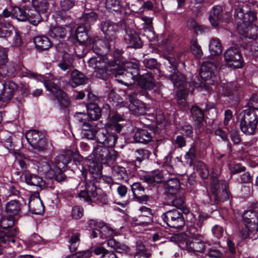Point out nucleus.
<instances>
[{"mask_svg": "<svg viewBox=\"0 0 258 258\" xmlns=\"http://www.w3.org/2000/svg\"><path fill=\"white\" fill-rule=\"evenodd\" d=\"M87 31V26H78L76 29L75 37H71V41L74 44L79 43L83 46L91 45L92 40L89 37Z\"/></svg>", "mask_w": 258, "mask_h": 258, "instance_id": "20", "label": "nucleus"}, {"mask_svg": "<svg viewBox=\"0 0 258 258\" xmlns=\"http://www.w3.org/2000/svg\"><path fill=\"white\" fill-rule=\"evenodd\" d=\"M118 139L117 135L110 134L105 128H100L96 131V142L105 146L113 148Z\"/></svg>", "mask_w": 258, "mask_h": 258, "instance_id": "15", "label": "nucleus"}, {"mask_svg": "<svg viewBox=\"0 0 258 258\" xmlns=\"http://www.w3.org/2000/svg\"><path fill=\"white\" fill-rule=\"evenodd\" d=\"M17 218L12 216H3L0 219V242H4L7 239L6 233L8 230L13 228H17L15 226Z\"/></svg>", "mask_w": 258, "mask_h": 258, "instance_id": "19", "label": "nucleus"}, {"mask_svg": "<svg viewBox=\"0 0 258 258\" xmlns=\"http://www.w3.org/2000/svg\"><path fill=\"white\" fill-rule=\"evenodd\" d=\"M91 255L92 253L90 250H85L77 252L68 258H90Z\"/></svg>", "mask_w": 258, "mask_h": 258, "instance_id": "64", "label": "nucleus"}, {"mask_svg": "<svg viewBox=\"0 0 258 258\" xmlns=\"http://www.w3.org/2000/svg\"><path fill=\"white\" fill-rule=\"evenodd\" d=\"M83 208L80 206H76L72 208V216L75 219H80L83 216Z\"/></svg>", "mask_w": 258, "mask_h": 258, "instance_id": "62", "label": "nucleus"}, {"mask_svg": "<svg viewBox=\"0 0 258 258\" xmlns=\"http://www.w3.org/2000/svg\"><path fill=\"white\" fill-rule=\"evenodd\" d=\"M69 245L70 250L71 252L75 251L80 243V234L78 233H73L71 238L69 241Z\"/></svg>", "mask_w": 258, "mask_h": 258, "instance_id": "50", "label": "nucleus"}, {"mask_svg": "<svg viewBox=\"0 0 258 258\" xmlns=\"http://www.w3.org/2000/svg\"><path fill=\"white\" fill-rule=\"evenodd\" d=\"M21 206L22 205L19 201L11 200L7 203L5 206V211L10 216H18L20 214Z\"/></svg>", "mask_w": 258, "mask_h": 258, "instance_id": "34", "label": "nucleus"}, {"mask_svg": "<svg viewBox=\"0 0 258 258\" xmlns=\"http://www.w3.org/2000/svg\"><path fill=\"white\" fill-rule=\"evenodd\" d=\"M89 66L95 70L97 77L105 79L108 76V71H110L108 58L104 55H97L93 56L88 60Z\"/></svg>", "mask_w": 258, "mask_h": 258, "instance_id": "5", "label": "nucleus"}, {"mask_svg": "<svg viewBox=\"0 0 258 258\" xmlns=\"http://www.w3.org/2000/svg\"><path fill=\"white\" fill-rule=\"evenodd\" d=\"M29 211L35 215H41L44 212V206L42 201H36V203H28Z\"/></svg>", "mask_w": 258, "mask_h": 258, "instance_id": "44", "label": "nucleus"}, {"mask_svg": "<svg viewBox=\"0 0 258 258\" xmlns=\"http://www.w3.org/2000/svg\"><path fill=\"white\" fill-rule=\"evenodd\" d=\"M48 9V0H31L29 4H25L22 8L15 7L14 13L19 15L21 20L28 19L33 23L34 26L38 25L42 20L41 14H45L47 19L48 15L46 14ZM18 16V15H17Z\"/></svg>", "mask_w": 258, "mask_h": 258, "instance_id": "2", "label": "nucleus"}, {"mask_svg": "<svg viewBox=\"0 0 258 258\" xmlns=\"http://www.w3.org/2000/svg\"><path fill=\"white\" fill-rule=\"evenodd\" d=\"M222 8L220 6L213 7L209 16V21L214 27L218 25L219 21L222 20L221 13Z\"/></svg>", "mask_w": 258, "mask_h": 258, "instance_id": "35", "label": "nucleus"}, {"mask_svg": "<svg viewBox=\"0 0 258 258\" xmlns=\"http://www.w3.org/2000/svg\"><path fill=\"white\" fill-rule=\"evenodd\" d=\"M153 135L152 130L149 128H138L135 134L134 139L136 142L147 144L152 141Z\"/></svg>", "mask_w": 258, "mask_h": 258, "instance_id": "25", "label": "nucleus"}, {"mask_svg": "<svg viewBox=\"0 0 258 258\" xmlns=\"http://www.w3.org/2000/svg\"><path fill=\"white\" fill-rule=\"evenodd\" d=\"M18 233V230L17 228H13L10 230H8L6 233V236L7 239H6V241L4 242H0V255L2 254L3 249L6 246L7 243H9L10 242L14 243L15 239L14 237L16 236Z\"/></svg>", "mask_w": 258, "mask_h": 258, "instance_id": "41", "label": "nucleus"}, {"mask_svg": "<svg viewBox=\"0 0 258 258\" xmlns=\"http://www.w3.org/2000/svg\"><path fill=\"white\" fill-rule=\"evenodd\" d=\"M66 35V30L64 28L57 27L49 31V36L63 38Z\"/></svg>", "mask_w": 258, "mask_h": 258, "instance_id": "56", "label": "nucleus"}, {"mask_svg": "<svg viewBox=\"0 0 258 258\" xmlns=\"http://www.w3.org/2000/svg\"><path fill=\"white\" fill-rule=\"evenodd\" d=\"M163 221L172 228L179 229L184 225L182 214L177 210H172L163 213L161 216Z\"/></svg>", "mask_w": 258, "mask_h": 258, "instance_id": "10", "label": "nucleus"}, {"mask_svg": "<svg viewBox=\"0 0 258 258\" xmlns=\"http://www.w3.org/2000/svg\"><path fill=\"white\" fill-rule=\"evenodd\" d=\"M105 6L107 9L115 12L119 11L121 8L119 0H106Z\"/></svg>", "mask_w": 258, "mask_h": 258, "instance_id": "55", "label": "nucleus"}, {"mask_svg": "<svg viewBox=\"0 0 258 258\" xmlns=\"http://www.w3.org/2000/svg\"><path fill=\"white\" fill-rule=\"evenodd\" d=\"M124 39L131 47L140 48L142 46V42L139 35L133 30L126 29V35Z\"/></svg>", "mask_w": 258, "mask_h": 258, "instance_id": "32", "label": "nucleus"}, {"mask_svg": "<svg viewBox=\"0 0 258 258\" xmlns=\"http://www.w3.org/2000/svg\"><path fill=\"white\" fill-rule=\"evenodd\" d=\"M99 236L101 239H105L113 236L116 234L114 229L106 225L104 223L102 222L99 224Z\"/></svg>", "mask_w": 258, "mask_h": 258, "instance_id": "36", "label": "nucleus"}, {"mask_svg": "<svg viewBox=\"0 0 258 258\" xmlns=\"http://www.w3.org/2000/svg\"><path fill=\"white\" fill-rule=\"evenodd\" d=\"M141 215L139 216L135 225L145 226L152 221V213L151 209L146 207H141L139 209Z\"/></svg>", "mask_w": 258, "mask_h": 258, "instance_id": "28", "label": "nucleus"}, {"mask_svg": "<svg viewBox=\"0 0 258 258\" xmlns=\"http://www.w3.org/2000/svg\"><path fill=\"white\" fill-rule=\"evenodd\" d=\"M88 169L91 174L93 175H96L97 176L95 178L101 175L102 166L100 163L92 161L88 165Z\"/></svg>", "mask_w": 258, "mask_h": 258, "instance_id": "48", "label": "nucleus"}, {"mask_svg": "<svg viewBox=\"0 0 258 258\" xmlns=\"http://www.w3.org/2000/svg\"><path fill=\"white\" fill-rule=\"evenodd\" d=\"M209 50L212 55H218L222 51V44L220 40L217 38H212L209 45Z\"/></svg>", "mask_w": 258, "mask_h": 258, "instance_id": "40", "label": "nucleus"}, {"mask_svg": "<svg viewBox=\"0 0 258 258\" xmlns=\"http://www.w3.org/2000/svg\"><path fill=\"white\" fill-rule=\"evenodd\" d=\"M88 116L90 119L96 120L101 115V111L98 105L95 103H90L87 105Z\"/></svg>", "mask_w": 258, "mask_h": 258, "instance_id": "37", "label": "nucleus"}, {"mask_svg": "<svg viewBox=\"0 0 258 258\" xmlns=\"http://www.w3.org/2000/svg\"><path fill=\"white\" fill-rule=\"evenodd\" d=\"M226 63L233 69L241 68L243 66L242 56L235 47H230L224 53Z\"/></svg>", "mask_w": 258, "mask_h": 258, "instance_id": "12", "label": "nucleus"}, {"mask_svg": "<svg viewBox=\"0 0 258 258\" xmlns=\"http://www.w3.org/2000/svg\"><path fill=\"white\" fill-rule=\"evenodd\" d=\"M8 59L7 50L5 48L0 49V74L3 76H10L13 74L14 69H8L7 65Z\"/></svg>", "mask_w": 258, "mask_h": 258, "instance_id": "29", "label": "nucleus"}, {"mask_svg": "<svg viewBox=\"0 0 258 258\" xmlns=\"http://www.w3.org/2000/svg\"><path fill=\"white\" fill-rule=\"evenodd\" d=\"M73 62V59H67L66 56H64L61 62L58 63V66L62 71H66L74 68Z\"/></svg>", "mask_w": 258, "mask_h": 258, "instance_id": "54", "label": "nucleus"}, {"mask_svg": "<svg viewBox=\"0 0 258 258\" xmlns=\"http://www.w3.org/2000/svg\"><path fill=\"white\" fill-rule=\"evenodd\" d=\"M91 44L93 51L97 55H104L109 51V44L106 40L95 37Z\"/></svg>", "mask_w": 258, "mask_h": 258, "instance_id": "31", "label": "nucleus"}, {"mask_svg": "<svg viewBox=\"0 0 258 258\" xmlns=\"http://www.w3.org/2000/svg\"><path fill=\"white\" fill-rule=\"evenodd\" d=\"M28 143L33 148L39 152H43L47 149V141L45 135L36 130L28 131L25 134Z\"/></svg>", "mask_w": 258, "mask_h": 258, "instance_id": "6", "label": "nucleus"}, {"mask_svg": "<svg viewBox=\"0 0 258 258\" xmlns=\"http://www.w3.org/2000/svg\"><path fill=\"white\" fill-rule=\"evenodd\" d=\"M243 220L250 231H258V215L253 210H247L243 214Z\"/></svg>", "mask_w": 258, "mask_h": 258, "instance_id": "21", "label": "nucleus"}, {"mask_svg": "<svg viewBox=\"0 0 258 258\" xmlns=\"http://www.w3.org/2000/svg\"><path fill=\"white\" fill-rule=\"evenodd\" d=\"M240 234L241 237L243 239L246 238L248 237H249L251 238H253L252 236V235H253L254 238H256L258 237V233L257 231H250L245 226V228L244 229H242L240 232Z\"/></svg>", "mask_w": 258, "mask_h": 258, "instance_id": "63", "label": "nucleus"}, {"mask_svg": "<svg viewBox=\"0 0 258 258\" xmlns=\"http://www.w3.org/2000/svg\"><path fill=\"white\" fill-rule=\"evenodd\" d=\"M23 73L25 74V75H24V76L27 77L29 78L33 79L38 81L43 82L46 90L48 91V80L45 79V77L44 75L33 73L27 69H26L25 72H23Z\"/></svg>", "mask_w": 258, "mask_h": 258, "instance_id": "42", "label": "nucleus"}, {"mask_svg": "<svg viewBox=\"0 0 258 258\" xmlns=\"http://www.w3.org/2000/svg\"><path fill=\"white\" fill-rule=\"evenodd\" d=\"M130 104L128 105V109L132 114L136 115H144L148 109L145 104L137 98L136 93H133L127 95Z\"/></svg>", "mask_w": 258, "mask_h": 258, "instance_id": "18", "label": "nucleus"}, {"mask_svg": "<svg viewBox=\"0 0 258 258\" xmlns=\"http://www.w3.org/2000/svg\"><path fill=\"white\" fill-rule=\"evenodd\" d=\"M25 181L29 185L38 186L41 190L43 188L47 187V183L41 177L31 173L24 174Z\"/></svg>", "mask_w": 258, "mask_h": 258, "instance_id": "30", "label": "nucleus"}, {"mask_svg": "<svg viewBox=\"0 0 258 258\" xmlns=\"http://www.w3.org/2000/svg\"><path fill=\"white\" fill-rule=\"evenodd\" d=\"M246 5L238 6L235 11L234 17L239 25L243 24L248 26L256 20V13L254 11H248Z\"/></svg>", "mask_w": 258, "mask_h": 258, "instance_id": "7", "label": "nucleus"}, {"mask_svg": "<svg viewBox=\"0 0 258 258\" xmlns=\"http://www.w3.org/2000/svg\"><path fill=\"white\" fill-rule=\"evenodd\" d=\"M212 196L214 198L213 204H218L229 199V194L226 190V184L224 181L214 180L211 186Z\"/></svg>", "mask_w": 258, "mask_h": 258, "instance_id": "13", "label": "nucleus"}, {"mask_svg": "<svg viewBox=\"0 0 258 258\" xmlns=\"http://www.w3.org/2000/svg\"><path fill=\"white\" fill-rule=\"evenodd\" d=\"M192 119L195 121L194 125L196 132L201 133L204 130V111L197 105L192 106L190 108Z\"/></svg>", "mask_w": 258, "mask_h": 258, "instance_id": "22", "label": "nucleus"}, {"mask_svg": "<svg viewBox=\"0 0 258 258\" xmlns=\"http://www.w3.org/2000/svg\"><path fill=\"white\" fill-rule=\"evenodd\" d=\"M165 187L169 194L173 195L179 188V181L177 178H172L167 181L165 184Z\"/></svg>", "mask_w": 258, "mask_h": 258, "instance_id": "47", "label": "nucleus"}, {"mask_svg": "<svg viewBox=\"0 0 258 258\" xmlns=\"http://www.w3.org/2000/svg\"><path fill=\"white\" fill-rule=\"evenodd\" d=\"M248 108L256 112L258 111V95H253L249 100L247 104Z\"/></svg>", "mask_w": 258, "mask_h": 258, "instance_id": "58", "label": "nucleus"}, {"mask_svg": "<svg viewBox=\"0 0 258 258\" xmlns=\"http://www.w3.org/2000/svg\"><path fill=\"white\" fill-rule=\"evenodd\" d=\"M163 178V174L159 170H155L144 176L145 181L148 183H160Z\"/></svg>", "mask_w": 258, "mask_h": 258, "instance_id": "39", "label": "nucleus"}, {"mask_svg": "<svg viewBox=\"0 0 258 258\" xmlns=\"http://www.w3.org/2000/svg\"><path fill=\"white\" fill-rule=\"evenodd\" d=\"M33 42L38 50L40 51L48 50V37L47 36H37L34 38Z\"/></svg>", "mask_w": 258, "mask_h": 258, "instance_id": "38", "label": "nucleus"}, {"mask_svg": "<svg viewBox=\"0 0 258 258\" xmlns=\"http://www.w3.org/2000/svg\"><path fill=\"white\" fill-rule=\"evenodd\" d=\"M149 254L147 252L146 248L143 245H141L137 248V252L135 258H149Z\"/></svg>", "mask_w": 258, "mask_h": 258, "instance_id": "59", "label": "nucleus"}, {"mask_svg": "<svg viewBox=\"0 0 258 258\" xmlns=\"http://www.w3.org/2000/svg\"><path fill=\"white\" fill-rule=\"evenodd\" d=\"M53 76L49 74V92L54 96L59 102L60 105L64 108L70 106V100L68 95L57 85L59 80L54 79L53 82H50V79H53Z\"/></svg>", "mask_w": 258, "mask_h": 258, "instance_id": "8", "label": "nucleus"}, {"mask_svg": "<svg viewBox=\"0 0 258 258\" xmlns=\"http://www.w3.org/2000/svg\"><path fill=\"white\" fill-rule=\"evenodd\" d=\"M97 15L93 12L84 14L80 19L81 23L83 24V26H87V28L97 19Z\"/></svg>", "mask_w": 258, "mask_h": 258, "instance_id": "43", "label": "nucleus"}, {"mask_svg": "<svg viewBox=\"0 0 258 258\" xmlns=\"http://www.w3.org/2000/svg\"><path fill=\"white\" fill-rule=\"evenodd\" d=\"M186 247L189 251L202 252L205 249V244L201 240H195L190 244H187Z\"/></svg>", "mask_w": 258, "mask_h": 258, "instance_id": "45", "label": "nucleus"}, {"mask_svg": "<svg viewBox=\"0 0 258 258\" xmlns=\"http://www.w3.org/2000/svg\"><path fill=\"white\" fill-rule=\"evenodd\" d=\"M150 155V152L145 149L137 150L135 153L136 161L140 163L142 161L148 159Z\"/></svg>", "mask_w": 258, "mask_h": 258, "instance_id": "51", "label": "nucleus"}, {"mask_svg": "<svg viewBox=\"0 0 258 258\" xmlns=\"http://www.w3.org/2000/svg\"><path fill=\"white\" fill-rule=\"evenodd\" d=\"M100 29L108 40H112L116 37L117 25L109 20L102 21L100 23Z\"/></svg>", "mask_w": 258, "mask_h": 258, "instance_id": "23", "label": "nucleus"}, {"mask_svg": "<svg viewBox=\"0 0 258 258\" xmlns=\"http://www.w3.org/2000/svg\"><path fill=\"white\" fill-rule=\"evenodd\" d=\"M241 131L245 135L255 134L258 123L256 113L250 109L241 111L237 116Z\"/></svg>", "mask_w": 258, "mask_h": 258, "instance_id": "4", "label": "nucleus"}, {"mask_svg": "<svg viewBox=\"0 0 258 258\" xmlns=\"http://www.w3.org/2000/svg\"><path fill=\"white\" fill-rule=\"evenodd\" d=\"M165 58L169 64L168 67V71L170 73L168 75L169 79L174 85L177 87L184 86L185 77L178 72L175 58L171 56H166Z\"/></svg>", "mask_w": 258, "mask_h": 258, "instance_id": "11", "label": "nucleus"}, {"mask_svg": "<svg viewBox=\"0 0 258 258\" xmlns=\"http://www.w3.org/2000/svg\"><path fill=\"white\" fill-rule=\"evenodd\" d=\"M191 50L192 53L198 57L202 55V50L201 46L199 45L196 40H193L191 42Z\"/></svg>", "mask_w": 258, "mask_h": 258, "instance_id": "57", "label": "nucleus"}, {"mask_svg": "<svg viewBox=\"0 0 258 258\" xmlns=\"http://www.w3.org/2000/svg\"><path fill=\"white\" fill-rule=\"evenodd\" d=\"M69 84L73 88L85 84L88 82V78L84 74L77 70H73L70 74Z\"/></svg>", "mask_w": 258, "mask_h": 258, "instance_id": "27", "label": "nucleus"}, {"mask_svg": "<svg viewBox=\"0 0 258 258\" xmlns=\"http://www.w3.org/2000/svg\"><path fill=\"white\" fill-rule=\"evenodd\" d=\"M217 70L216 65L212 61H205L201 67L200 75L205 81H209L212 84L215 81V72Z\"/></svg>", "mask_w": 258, "mask_h": 258, "instance_id": "17", "label": "nucleus"}, {"mask_svg": "<svg viewBox=\"0 0 258 258\" xmlns=\"http://www.w3.org/2000/svg\"><path fill=\"white\" fill-rule=\"evenodd\" d=\"M14 28L11 22L3 18L0 19V38L7 39L11 36Z\"/></svg>", "mask_w": 258, "mask_h": 258, "instance_id": "33", "label": "nucleus"}, {"mask_svg": "<svg viewBox=\"0 0 258 258\" xmlns=\"http://www.w3.org/2000/svg\"><path fill=\"white\" fill-rule=\"evenodd\" d=\"M245 36L252 39H256L258 36V27L255 25L250 26L248 28Z\"/></svg>", "mask_w": 258, "mask_h": 258, "instance_id": "60", "label": "nucleus"}, {"mask_svg": "<svg viewBox=\"0 0 258 258\" xmlns=\"http://www.w3.org/2000/svg\"><path fill=\"white\" fill-rule=\"evenodd\" d=\"M25 5V4H24V5H21L19 6H11V11H9L8 9H5V10H4L3 12V16L5 18H8L9 17H10L11 15H12V16L13 17H15L19 21H21V22H24V21H29V22L32 24L33 25V23L31 21V20L29 19V18H28V19H26V20H21L20 19H19V15L18 14V16H17V15L15 13H14V11L13 10L14 9V8L15 7H18V8H22L23 7H24V6Z\"/></svg>", "mask_w": 258, "mask_h": 258, "instance_id": "49", "label": "nucleus"}, {"mask_svg": "<svg viewBox=\"0 0 258 258\" xmlns=\"http://www.w3.org/2000/svg\"><path fill=\"white\" fill-rule=\"evenodd\" d=\"M189 90L186 89L180 90L177 93V103L182 106H185L186 105V98Z\"/></svg>", "mask_w": 258, "mask_h": 258, "instance_id": "53", "label": "nucleus"}, {"mask_svg": "<svg viewBox=\"0 0 258 258\" xmlns=\"http://www.w3.org/2000/svg\"><path fill=\"white\" fill-rule=\"evenodd\" d=\"M14 139V137L9 132L6 130L0 132V142L9 153L15 152L16 144Z\"/></svg>", "mask_w": 258, "mask_h": 258, "instance_id": "26", "label": "nucleus"}, {"mask_svg": "<svg viewBox=\"0 0 258 258\" xmlns=\"http://www.w3.org/2000/svg\"><path fill=\"white\" fill-rule=\"evenodd\" d=\"M78 123L82 128V134L84 138L90 140H94L96 137V131L93 130L91 122L87 119L86 114L77 113L75 115Z\"/></svg>", "mask_w": 258, "mask_h": 258, "instance_id": "14", "label": "nucleus"}, {"mask_svg": "<svg viewBox=\"0 0 258 258\" xmlns=\"http://www.w3.org/2000/svg\"><path fill=\"white\" fill-rule=\"evenodd\" d=\"M122 51L115 49L113 53L114 59L109 62L111 66L110 71H112L116 80L122 84L124 82L121 78H131L138 82L140 87L145 90H152L155 87V83L152 75L147 73L139 76V70L137 63L131 62L124 63L122 57Z\"/></svg>", "mask_w": 258, "mask_h": 258, "instance_id": "1", "label": "nucleus"}, {"mask_svg": "<svg viewBox=\"0 0 258 258\" xmlns=\"http://www.w3.org/2000/svg\"><path fill=\"white\" fill-rule=\"evenodd\" d=\"M20 89L19 96L15 98V101L19 104H22L25 102V98L28 97L31 94L30 88L28 84L21 82L19 86L13 81H8L4 84V88L2 95L7 101L11 100L14 93Z\"/></svg>", "mask_w": 258, "mask_h": 258, "instance_id": "3", "label": "nucleus"}, {"mask_svg": "<svg viewBox=\"0 0 258 258\" xmlns=\"http://www.w3.org/2000/svg\"><path fill=\"white\" fill-rule=\"evenodd\" d=\"M112 172L114 176L119 180L126 179L127 175L125 168L115 165L112 168Z\"/></svg>", "mask_w": 258, "mask_h": 258, "instance_id": "46", "label": "nucleus"}, {"mask_svg": "<svg viewBox=\"0 0 258 258\" xmlns=\"http://www.w3.org/2000/svg\"><path fill=\"white\" fill-rule=\"evenodd\" d=\"M74 162L80 163L82 159L78 151L67 150L58 155L54 159V163L58 170L64 169L72 159Z\"/></svg>", "mask_w": 258, "mask_h": 258, "instance_id": "9", "label": "nucleus"}, {"mask_svg": "<svg viewBox=\"0 0 258 258\" xmlns=\"http://www.w3.org/2000/svg\"><path fill=\"white\" fill-rule=\"evenodd\" d=\"M112 148L104 145L97 146L93 152L95 158L100 161L101 164H106L113 159V157L115 156V152Z\"/></svg>", "mask_w": 258, "mask_h": 258, "instance_id": "16", "label": "nucleus"}, {"mask_svg": "<svg viewBox=\"0 0 258 258\" xmlns=\"http://www.w3.org/2000/svg\"><path fill=\"white\" fill-rule=\"evenodd\" d=\"M97 187L93 181H88L86 183L85 189L81 190L79 193V197L85 201L90 203L92 199L97 197Z\"/></svg>", "mask_w": 258, "mask_h": 258, "instance_id": "24", "label": "nucleus"}, {"mask_svg": "<svg viewBox=\"0 0 258 258\" xmlns=\"http://www.w3.org/2000/svg\"><path fill=\"white\" fill-rule=\"evenodd\" d=\"M196 148L195 146H192L185 153L184 159L186 160V163L191 166L192 164L193 161L196 159Z\"/></svg>", "mask_w": 258, "mask_h": 258, "instance_id": "52", "label": "nucleus"}, {"mask_svg": "<svg viewBox=\"0 0 258 258\" xmlns=\"http://www.w3.org/2000/svg\"><path fill=\"white\" fill-rule=\"evenodd\" d=\"M132 190L135 197L139 196L144 192V188L139 182H135L132 186Z\"/></svg>", "mask_w": 258, "mask_h": 258, "instance_id": "61", "label": "nucleus"}]
</instances>
